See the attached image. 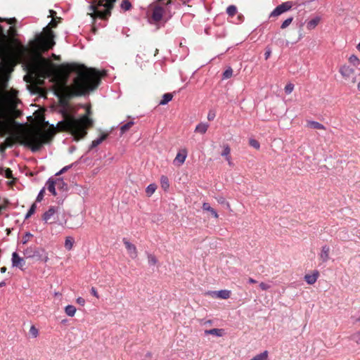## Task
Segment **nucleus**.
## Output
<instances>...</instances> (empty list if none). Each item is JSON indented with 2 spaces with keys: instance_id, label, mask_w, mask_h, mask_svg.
I'll use <instances>...</instances> for the list:
<instances>
[{
  "instance_id": "obj_5",
  "label": "nucleus",
  "mask_w": 360,
  "mask_h": 360,
  "mask_svg": "<svg viewBox=\"0 0 360 360\" xmlns=\"http://www.w3.org/2000/svg\"><path fill=\"white\" fill-rule=\"evenodd\" d=\"M48 141L46 134L34 133L29 136L27 139V145L31 148L33 152L39 150L42 146Z\"/></svg>"
},
{
  "instance_id": "obj_38",
  "label": "nucleus",
  "mask_w": 360,
  "mask_h": 360,
  "mask_svg": "<svg viewBox=\"0 0 360 360\" xmlns=\"http://www.w3.org/2000/svg\"><path fill=\"white\" fill-rule=\"evenodd\" d=\"M292 20H293V18L292 17H290V18H287L281 24V29H285L286 27H288L291 24Z\"/></svg>"
},
{
  "instance_id": "obj_10",
  "label": "nucleus",
  "mask_w": 360,
  "mask_h": 360,
  "mask_svg": "<svg viewBox=\"0 0 360 360\" xmlns=\"http://www.w3.org/2000/svg\"><path fill=\"white\" fill-rule=\"evenodd\" d=\"M123 243L125 245V248L127 250V252L129 255V257L131 258V259H136L138 256V252H137V250H136V246L132 244L131 243H130L127 238H124L123 240Z\"/></svg>"
},
{
  "instance_id": "obj_2",
  "label": "nucleus",
  "mask_w": 360,
  "mask_h": 360,
  "mask_svg": "<svg viewBox=\"0 0 360 360\" xmlns=\"http://www.w3.org/2000/svg\"><path fill=\"white\" fill-rule=\"evenodd\" d=\"M68 70L75 73L77 76L72 84V94L82 96L95 90L100 84L101 75L95 69H87L83 65L72 64L69 65Z\"/></svg>"
},
{
  "instance_id": "obj_47",
  "label": "nucleus",
  "mask_w": 360,
  "mask_h": 360,
  "mask_svg": "<svg viewBox=\"0 0 360 360\" xmlns=\"http://www.w3.org/2000/svg\"><path fill=\"white\" fill-rule=\"evenodd\" d=\"M72 166V165H68V166H65L60 171H59L58 173H56V175H60L64 172H65L66 171H68L70 168H71Z\"/></svg>"
},
{
  "instance_id": "obj_51",
  "label": "nucleus",
  "mask_w": 360,
  "mask_h": 360,
  "mask_svg": "<svg viewBox=\"0 0 360 360\" xmlns=\"http://www.w3.org/2000/svg\"><path fill=\"white\" fill-rule=\"evenodd\" d=\"M91 295H93L94 297H96V298H98V294L97 292V290L96 289L94 288V287H92L91 289Z\"/></svg>"
},
{
  "instance_id": "obj_24",
  "label": "nucleus",
  "mask_w": 360,
  "mask_h": 360,
  "mask_svg": "<svg viewBox=\"0 0 360 360\" xmlns=\"http://www.w3.org/2000/svg\"><path fill=\"white\" fill-rule=\"evenodd\" d=\"M172 98H173V96L172 94H169V93L165 94L162 96V98L160 101L159 105H166L170 101H172Z\"/></svg>"
},
{
  "instance_id": "obj_18",
  "label": "nucleus",
  "mask_w": 360,
  "mask_h": 360,
  "mask_svg": "<svg viewBox=\"0 0 360 360\" xmlns=\"http://www.w3.org/2000/svg\"><path fill=\"white\" fill-rule=\"evenodd\" d=\"M321 21V18L316 16L314 18L307 22V28L309 30H312L319 25Z\"/></svg>"
},
{
  "instance_id": "obj_53",
  "label": "nucleus",
  "mask_w": 360,
  "mask_h": 360,
  "mask_svg": "<svg viewBox=\"0 0 360 360\" xmlns=\"http://www.w3.org/2000/svg\"><path fill=\"white\" fill-rule=\"evenodd\" d=\"M15 22H16V19L15 18H10L8 20V23L9 24H14Z\"/></svg>"
},
{
  "instance_id": "obj_45",
  "label": "nucleus",
  "mask_w": 360,
  "mask_h": 360,
  "mask_svg": "<svg viewBox=\"0 0 360 360\" xmlns=\"http://www.w3.org/2000/svg\"><path fill=\"white\" fill-rule=\"evenodd\" d=\"M259 287L262 290H266L271 288V285L266 283L262 282L259 284Z\"/></svg>"
},
{
  "instance_id": "obj_15",
  "label": "nucleus",
  "mask_w": 360,
  "mask_h": 360,
  "mask_svg": "<svg viewBox=\"0 0 360 360\" xmlns=\"http://www.w3.org/2000/svg\"><path fill=\"white\" fill-rule=\"evenodd\" d=\"M209 294L212 295V296H215L221 299H228L231 296V291L228 290H221L219 291H213L209 292Z\"/></svg>"
},
{
  "instance_id": "obj_32",
  "label": "nucleus",
  "mask_w": 360,
  "mask_h": 360,
  "mask_svg": "<svg viewBox=\"0 0 360 360\" xmlns=\"http://www.w3.org/2000/svg\"><path fill=\"white\" fill-rule=\"evenodd\" d=\"M237 12V8L234 5H231L227 7L226 8V13L229 16H234L236 14Z\"/></svg>"
},
{
  "instance_id": "obj_14",
  "label": "nucleus",
  "mask_w": 360,
  "mask_h": 360,
  "mask_svg": "<svg viewBox=\"0 0 360 360\" xmlns=\"http://www.w3.org/2000/svg\"><path fill=\"white\" fill-rule=\"evenodd\" d=\"M319 276V272L316 270L314 271L311 274H306L304 281L309 285L315 283Z\"/></svg>"
},
{
  "instance_id": "obj_8",
  "label": "nucleus",
  "mask_w": 360,
  "mask_h": 360,
  "mask_svg": "<svg viewBox=\"0 0 360 360\" xmlns=\"http://www.w3.org/2000/svg\"><path fill=\"white\" fill-rule=\"evenodd\" d=\"M41 252H44V250H40L36 246H30L23 251V255L26 258H40Z\"/></svg>"
},
{
  "instance_id": "obj_52",
  "label": "nucleus",
  "mask_w": 360,
  "mask_h": 360,
  "mask_svg": "<svg viewBox=\"0 0 360 360\" xmlns=\"http://www.w3.org/2000/svg\"><path fill=\"white\" fill-rule=\"evenodd\" d=\"M38 259H40V260H42L43 262H47L48 260H49V257L47 255V254H46L44 257L43 255L41 254V257L40 258H37Z\"/></svg>"
},
{
  "instance_id": "obj_13",
  "label": "nucleus",
  "mask_w": 360,
  "mask_h": 360,
  "mask_svg": "<svg viewBox=\"0 0 360 360\" xmlns=\"http://www.w3.org/2000/svg\"><path fill=\"white\" fill-rule=\"evenodd\" d=\"M163 13L164 10L162 7H155L152 13V19L156 22L160 21L162 18Z\"/></svg>"
},
{
  "instance_id": "obj_62",
  "label": "nucleus",
  "mask_w": 360,
  "mask_h": 360,
  "mask_svg": "<svg viewBox=\"0 0 360 360\" xmlns=\"http://www.w3.org/2000/svg\"><path fill=\"white\" fill-rule=\"evenodd\" d=\"M357 88L360 91V82H359L358 85H357Z\"/></svg>"
},
{
  "instance_id": "obj_7",
  "label": "nucleus",
  "mask_w": 360,
  "mask_h": 360,
  "mask_svg": "<svg viewBox=\"0 0 360 360\" xmlns=\"http://www.w3.org/2000/svg\"><path fill=\"white\" fill-rule=\"evenodd\" d=\"M339 72L345 80H349L350 78H352L351 82L352 84L356 82V77H353L354 73V70L353 68L347 65H343L340 68Z\"/></svg>"
},
{
  "instance_id": "obj_55",
  "label": "nucleus",
  "mask_w": 360,
  "mask_h": 360,
  "mask_svg": "<svg viewBox=\"0 0 360 360\" xmlns=\"http://www.w3.org/2000/svg\"><path fill=\"white\" fill-rule=\"evenodd\" d=\"M9 31L11 32V34H13L14 33V32H15V30H14L13 27H10Z\"/></svg>"
},
{
  "instance_id": "obj_36",
  "label": "nucleus",
  "mask_w": 360,
  "mask_h": 360,
  "mask_svg": "<svg viewBox=\"0 0 360 360\" xmlns=\"http://www.w3.org/2000/svg\"><path fill=\"white\" fill-rule=\"evenodd\" d=\"M233 75V70L231 68H227L223 73V79H226L231 77Z\"/></svg>"
},
{
  "instance_id": "obj_11",
  "label": "nucleus",
  "mask_w": 360,
  "mask_h": 360,
  "mask_svg": "<svg viewBox=\"0 0 360 360\" xmlns=\"http://www.w3.org/2000/svg\"><path fill=\"white\" fill-rule=\"evenodd\" d=\"M187 154L188 153L186 149L184 148L180 150L174 160V164L177 166L183 165L186 159Z\"/></svg>"
},
{
  "instance_id": "obj_31",
  "label": "nucleus",
  "mask_w": 360,
  "mask_h": 360,
  "mask_svg": "<svg viewBox=\"0 0 360 360\" xmlns=\"http://www.w3.org/2000/svg\"><path fill=\"white\" fill-rule=\"evenodd\" d=\"M349 62L355 67H358L360 65V60L355 55H352L349 58Z\"/></svg>"
},
{
  "instance_id": "obj_35",
  "label": "nucleus",
  "mask_w": 360,
  "mask_h": 360,
  "mask_svg": "<svg viewBox=\"0 0 360 360\" xmlns=\"http://www.w3.org/2000/svg\"><path fill=\"white\" fill-rule=\"evenodd\" d=\"M36 208V204H32L25 215V219H28L29 217H30L35 212Z\"/></svg>"
},
{
  "instance_id": "obj_27",
  "label": "nucleus",
  "mask_w": 360,
  "mask_h": 360,
  "mask_svg": "<svg viewBox=\"0 0 360 360\" xmlns=\"http://www.w3.org/2000/svg\"><path fill=\"white\" fill-rule=\"evenodd\" d=\"M157 189V186L156 184H149L146 189V193L147 194L148 196H151L154 193L155 191H156Z\"/></svg>"
},
{
  "instance_id": "obj_56",
  "label": "nucleus",
  "mask_w": 360,
  "mask_h": 360,
  "mask_svg": "<svg viewBox=\"0 0 360 360\" xmlns=\"http://www.w3.org/2000/svg\"><path fill=\"white\" fill-rule=\"evenodd\" d=\"M0 35H4V30L1 25H0Z\"/></svg>"
},
{
  "instance_id": "obj_60",
  "label": "nucleus",
  "mask_w": 360,
  "mask_h": 360,
  "mask_svg": "<svg viewBox=\"0 0 360 360\" xmlns=\"http://www.w3.org/2000/svg\"><path fill=\"white\" fill-rule=\"evenodd\" d=\"M356 48L359 51H360V42L358 44Z\"/></svg>"
},
{
  "instance_id": "obj_41",
  "label": "nucleus",
  "mask_w": 360,
  "mask_h": 360,
  "mask_svg": "<svg viewBox=\"0 0 360 360\" xmlns=\"http://www.w3.org/2000/svg\"><path fill=\"white\" fill-rule=\"evenodd\" d=\"M249 143L252 147H253L255 149H259L260 147L259 143L257 140L253 139H250Z\"/></svg>"
},
{
  "instance_id": "obj_12",
  "label": "nucleus",
  "mask_w": 360,
  "mask_h": 360,
  "mask_svg": "<svg viewBox=\"0 0 360 360\" xmlns=\"http://www.w3.org/2000/svg\"><path fill=\"white\" fill-rule=\"evenodd\" d=\"M11 261L13 267H18L20 269H22L25 264L24 259L20 257L16 252H13Z\"/></svg>"
},
{
  "instance_id": "obj_59",
  "label": "nucleus",
  "mask_w": 360,
  "mask_h": 360,
  "mask_svg": "<svg viewBox=\"0 0 360 360\" xmlns=\"http://www.w3.org/2000/svg\"><path fill=\"white\" fill-rule=\"evenodd\" d=\"M229 165H232V162L231 160V156L229 157V161H228Z\"/></svg>"
},
{
  "instance_id": "obj_37",
  "label": "nucleus",
  "mask_w": 360,
  "mask_h": 360,
  "mask_svg": "<svg viewBox=\"0 0 360 360\" xmlns=\"http://www.w3.org/2000/svg\"><path fill=\"white\" fill-rule=\"evenodd\" d=\"M121 8L124 11H129L131 8V4L128 0H124L121 4Z\"/></svg>"
},
{
  "instance_id": "obj_21",
  "label": "nucleus",
  "mask_w": 360,
  "mask_h": 360,
  "mask_svg": "<svg viewBox=\"0 0 360 360\" xmlns=\"http://www.w3.org/2000/svg\"><path fill=\"white\" fill-rule=\"evenodd\" d=\"M202 208L205 211L210 212L214 218L217 219L219 217V214L217 211L212 208L208 202H204Z\"/></svg>"
},
{
  "instance_id": "obj_57",
  "label": "nucleus",
  "mask_w": 360,
  "mask_h": 360,
  "mask_svg": "<svg viewBox=\"0 0 360 360\" xmlns=\"http://www.w3.org/2000/svg\"><path fill=\"white\" fill-rule=\"evenodd\" d=\"M6 271V267H1V273H5Z\"/></svg>"
},
{
  "instance_id": "obj_16",
  "label": "nucleus",
  "mask_w": 360,
  "mask_h": 360,
  "mask_svg": "<svg viewBox=\"0 0 360 360\" xmlns=\"http://www.w3.org/2000/svg\"><path fill=\"white\" fill-rule=\"evenodd\" d=\"M330 247L323 245L319 255L320 259L323 262H326L329 259Z\"/></svg>"
},
{
  "instance_id": "obj_3",
  "label": "nucleus",
  "mask_w": 360,
  "mask_h": 360,
  "mask_svg": "<svg viewBox=\"0 0 360 360\" xmlns=\"http://www.w3.org/2000/svg\"><path fill=\"white\" fill-rule=\"evenodd\" d=\"M91 113L89 108L86 109V115L80 118L66 115L65 120L61 122L63 129L70 132L75 137V139L79 140L86 134V129L93 125V120L89 117Z\"/></svg>"
},
{
  "instance_id": "obj_34",
  "label": "nucleus",
  "mask_w": 360,
  "mask_h": 360,
  "mask_svg": "<svg viewBox=\"0 0 360 360\" xmlns=\"http://www.w3.org/2000/svg\"><path fill=\"white\" fill-rule=\"evenodd\" d=\"M148 261L149 265H150V266L155 265L158 263V259L155 257V256L153 255H151V254H149L148 255Z\"/></svg>"
},
{
  "instance_id": "obj_48",
  "label": "nucleus",
  "mask_w": 360,
  "mask_h": 360,
  "mask_svg": "<svg viewBox=\"0 0 360 360\" xmlns=\"http://www.w3.org/2000/svg\"><path fill=\"white\" fill-rule=\"evenodd\" d=\"M214 117H215V113H214V112H213V111H210V112H208V115H207V120H208L209 121H212V120H213L214 119Z\"/></svg>"
},
{
  "instance_id": "obj_61",
  "label": "nucleus",
  "mask_w": 360,
  "mask_h": 360,
  "mask_svg": "<svg viewBox=\"0 0 360 360\" xmlns=\"http://www.w3.org/2000/svg\"><path fill=\"white\" fill-rule=\"evenodd\" d=\"M50 13H51L52 15L56 13V12L52 10H50Z\"/></svg>"
},
{
  "instance_id": "obj_44",
  "label": "nucleus",
  "mask_w": 360,
  "mask_h": 360,
  "mask_svg": "<svg viewBox=\"0 0 360 360\" xmlns=\"http://www.w3.org/2000/svg\"><path fill=\"white\" fill-rule=\"evenodd\" d=\"M352 339L357 344H360V333H356L352 336Z\"/></svg>"
},
{
  "instance_id": "obj_42",
  "label": "nucleus",
  "mask_w": 360,
  "mask_h": 360,
  "mask_svg": "<svg viewBox=\"0 0 360 360\" xmlns=\"http://www.w3.org/2000/svg\"><path fill=\"white\" fill-rule=\"evenodd\" d=\"M293 89H294V84H292V83L287 84L285 86V92L287 94H291L292 91H293Z\"/></svg>"
},
{
  "instance_id": "obj_33",
  "label": "nucleus",
  "mask_w": 360,
  "mask_h": 360,
  "mask_svg": "<svg viewBox=\"0 0 360 360\" xmlns=\"http://www.w3.org/2000/svg\"><path fill=\"white\" fill-rule=\"evenodd\" d=\"M231 149L228 145L224 146V150L221 153V155L224 156L227 161H229Z\"/></svg>"
},
{
  "instance_id": "obj_1",
  "label": "nucleus",
  "mask_w": 360,
  "mask_h": 360,
  "mask_svg": "<svg viewBox=\"0 0 360 360\" xmlns=\"http://www.w3.org/2000/svg\"><path fill=\"white\" fill-rule=\"evenodd\" d=\"M57 26V22L52 19L49 24L44 28L43 32L37 34L31 43V48L23 47L29 52L25 61V69L29 74L39 79H45L53 75V63L41 55V52L51 49L55 45L54 33L51 28Z\"/></svg>"
},
{
  "instance_id": "obj_64",
  "label": "nucleus",
  "mask_w": 360,
  "mask_h": 360,
  "mask_svg": "<svg viewBox=\"0 0 360 360\" xmlns=\"http://www.w3.org/2000/svg\"><path fill=\"white\" fill-rule=\"evenodd\" d=\"M170 1H171V0H169V2H168L167 4L170 3Z\"/></svg>"
},
{
  "instance_id": "obj_29",
  "label": "nucleus",
  "mask_w": 360,
  "mask_h": 360,
  "mask_svg": "<svg viewBox=\"0 0 360 360\" xmlns=\"http://www.w3.org/2000/svg\"><path fill=\"white\" fill-rule=\"evenodd\" d=\"M134 124V122L133 121H129V122H127L126 124L122 125L120 127L121 134H123L126 131H127Z\"/></svg>"
},
{
  "instance_id": "obj_9",
  "label": "nucleus",
  "mask_w": 360,
  "mask_h": 360,
  "mask_svg": "<svg viewBox=\"0 0 360 360\" xmlns=\"http://www.w3.org/2000/svg\"><path fill=\"white\" fill-rule=\"evenodd\" d=\"M63 184V181L60 178H58L56 180H53V179L51 178L47 181L46 184L48 191L55 196L57 195L56 192V186L60 187Z\"/></svg>"
},
{
  "instance_id": "obj_50",
  "label": "nucleus",
  "mask_w": 360,
  "mask_h": 360,
  "mask_svg": "<svg viewBox=\"0 0 360 360\" xmlns=\"http://www.w3.org/2000/svg\"><path fill=\"white\" fill-rule=\"evenodd\" d=\"M77 303L81 306H84L85 304V300L81 297L77 299Z\"/></svg>"
},
{
  "instance_id": "obj_63",
  "label": "nucleus",
  "mask_w": 360,
  "mask_h": 360,
  "mask_svg": "<svg viewBox=\"0 0 360 360\" xmlns=\"http://www.w3.org/2000/svg\"><path fill=\"white\" fill-rule=\"evenodd\" d=\"M358 321H360V316L357 319Z\"/></svg>"
},
{
  "instance_id": "obj_26",
  "label": "nucleus",
  "mask_w": 360,
  "mask_h": 360,
  "mask_svg": "<svg viewBox=\"0 0 360 360\" xmlns=\"http://www.w3.org/2000/svg\"><path fill=\"white\" fill-rule=\"evenodd\" d=\"M161 187L164 191H167L169 187V179L165 176H162L160 178Z\"/></svg>"
},
{
  "instance_id": "obj_25",
  "label": "nucleus",
  "mask_w": 360,
  "mask_h": 360,
  "mask_svg": "<svg viewBox=\"0 0 360 360\" xmlns=\"http://www.w3.org/2000/svg\"><path fill=\"white\" fill-rule=\"evenodd\" d=\"M76 308L75 306L73 305H67L65 307V314L69 316H74L75 314V312H76Z\"/></svg>"
},
{
  "instance_id": "obj_49",
  "label": "nucleus",
  "mask_w": 360,
  "mask_h": 360,
  "mask_svg": "<svg viewBox=\"0 0 360 360\" xmlns=\"http://www.w3.org/2000/svg\"><path fill=\"white\" fill-rule=\"evenodd\" d=\"M271 54V50L270 48H267L266 49V51H265V53H264V58H265V60H267L270 56Z\"/></svg>"
},
{
  "instance_id": "obj_58",
  "label": "nucleus",
  "mask_w": 360,
  "mask_h": 360,
  "mask_svg": "<svg viewBox=\"0 0 360 360\" xmlns=\"http://www.w3.org/2000/svg\"><path fill=\"white\" fill-rule=\"evenodd\" d=\"M5 285H6V283L4 281L0 283V287L4 286Z\"/></svg>"
},
{
  "instance_id": "obj_39",
  "label": "nucleus",
  "mask_w": 360,
  "mask_h": 360,
  "mask_svg": "<svg viewBox=\"0 0 360 360\" xmlns=\"http://www.w3.org/2000/svg\"><path fill=\"white\" fill-rule=\"evenodd\" d=\"M215 199L217 200V201L219 203V204H221V205H226V206L229 208L230 207V205L229 203L226 201L225 198L223 197V196H217L215 198Z\"/></svg>"
},
{
  "instance_id": "obj_30",
  "label": "nucleus",
  "mask_w": 360,
  "mask_h": 360,
  "mask_svg": "<svg viewBox=\"0 0 360 360\" xmlns=\"http://www.w3.org/2000/svg\"><path fill=\"white\" fill-rule=\"evenodd\" d=\"M250 360H268V352L264 351V352L256 355Z\"/></svg>"
},
{
  "instance_id": "obj_4",
  "label": "nucleus",
  "mask_w": 360,
  "mask_h": 360,
  "mask_svg": "<svg viewBox=\"0 0 360 360\" xmlns=\"http://www.w3.org/2000/svg\"><path fill=\"white\" fill-rule=\"evenodd\" d=\"M115 2V0H94L90 6V10L93 11L91 17L107 20L111 15Z\"/></svg>"
},
{
  "instance_id": "obj_17",
  "label": "nucleus",
  "mask_w": 360,
  "mask_h": 360,
  "mask_svg": "<svg viewBox=\"0 0 360 360\" xmlns=\"http://www.w3.org/2000/svg\"><path fill=\"white\" fill-rule=\"evenodd\" d=\"M56 212V208L55 207H50L47 211H46L42 217L43 220L48 223L51 218L55 214Z\"/></svg>"
},
{
  "instance_id": "obj_28",
  "label": "nucleus",
  "mask_w": 360,
  "mask_h": 360,
  "mask_svg": "<svg viewBox=\"0 0 360 360\" xmlns=\"http://www.w3.org/2000/svg\"><path fill=\"white\" fill-rule=\"evenodd\" d=\"M74 243H75V240L72 237H70V236L66 237L65 240V248L67 250H70L73 247Z\"/></svg>"
},
{
  "instance_id": "obj_22",
  "label": "nucleus",
  "mask_w": 360,
  "mask_h": 360,
  "mask_svg": "<svg viewBox=\"0 0 360 360\" xmlns=\"http://www.w3.org/2000/svg\"><path fill=\"white\" fill-rule=\"evenodd\" d=\"M223 330L218 328H212L210 330H205V334L206 335H213L217 337H221L223 335Z\"/></svg>"
},
{
  "instance_id": "obj_54",
  "label": "nucleus",
  "mask_w": 360,
  "mask_h": 360,
  "mask_svg": "<svg viewBox=\"0 0 360 360\" xmlns=\"http://www.w3.org/2000/svg\"><path fill=\"white\" fill-rule=\"evenodd\" d=\"M248 283H257V281H255V279H253L252 278H249L248 279Z\"/></svg>"
},
{
  "instance_id": "obj_43",
  "label": "nucleus",
  "mask_w": 360,
  "mask_h": 360,
  "mask_svg": "<svg viewBox=\"0 0 360 360\" xmlns=\"http://www.w3.org/2000/svg\"><path fill=\"white\" fill-rule=\"evenodd\" d=\"M44 192H45V188H43L39 191V193H38V195H37V199H36V201H37V202H41V201L43 200L44 195Z\"/></svg>"
},
{
  "instance_id": "obj_23",
  "label": "nucleus",
  "mask_w": 360,
  "mask_h": 360,
  "mask_svg": "<svg viewBox=\"0 0 360 360\" xmlns=\"http://www.w3.org/2000/svg\"><path fill=\"white\" fill-rule=\"evenodd\" d=\"M307 126L316 129H326V127L322 124L316 121H308Z\"/></svg>"
},
{
  "instance_id": "obj_46",
  "label": "nucleus",
  "mask_w": 360,
  "mask_h": 360,
  "mask_svg": "<svg viewBox=\"0 0 360 360\" xmlns=\"http://www.w3.org/2000/svg\"><path fill=\"white\" fill-rule=\"evenodd\" d=\"M32 235L31 233H26V234L22 238V243L23 244L27 243V241L29 240L30 238L32 237Z\"/></svg>"
},
{
  "instance_id": "obj_40",
  "label": "nucleus",
  "mask_w": 360,
  "mask_h": 360,
  "mask_svg": "<svg viewBox=\"0 0 360 360\" xmlns=\"http://www.w3.org/2000/svg\"><path fill=\"white\" fill-rule=\"evenodd\" d=\"M30 333L33 338H37L39 335V330L34 326H32L30 329Z\"/></svg>"
},
{
  "instance_id": "obj_6",
  "label": "nucleus",
  "mask_w": 360,
  "mask_h": 360,
  "mask_svg": "<svg viewBox=\"0 0 360 360\" xmlns=\"http://www.w3.org/2000/svg\"><path fill=\"white\" fill-rule=\"evenodd\" d=\"M298 5L297 2L288 1L276 6L271 13L270 17H277L285 12L290 11L292 6Z\"/></svg>"
},
{
  "instance_id": "obj_20",
  "label": "nucleus",
  "mask_w": 360,
  "mask_h": 360,
  "mask_svg": "<svg viewBox=\"0 0 360 360\" xmlns=\"http://www.w3.org/2000/svg\"><path fill=\"white\" fill-rule=\"evenodd\" d=\"M108 134H103L98 138L96 139L91 142L90 149H92L94 148L97 147L98 145H100L104 140H105L108 137Z\"/></svg>"
},
{
  "instance_id": "obj_19",
  "label": "nucleus",
  "mask_w": 360,
  "mask_h": 360,
  "mask_svg": "<svg viewBox=\"0 0 360 360\" xmlns=\"http://www.w3.org/2000/svg\"><path fill=\"white\" fill-rule=\"evenodd\" d=\"M208 127L209 124L207 123L201 122L196 126L195 129V132L204 134L207 131Z\"/></svg>"
}]
</instances>
